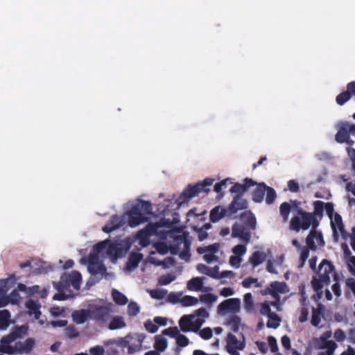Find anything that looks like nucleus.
<instances>
[{"label":"nucleus","instance_id":"nucleus-54","mask_svg":"<svg viewBox=\"0 0 355 355\" xmlns=\"http://www.w3.org/2000/svg\"><path fill=\"white\" fill-rule=\"evenodd\" d=\"M228 180L229 179L227 178L220 181V182L216 183L214 187V191L217 193H220L223 189L227 188V182Z\"/></svg>","mask_w":355,"mask_h":355},{"label":"nucleus","instance_id":"nucleus-56","mask_svg":"<svg viewBox=\"0 0 355 355\" xmlns=\"http://www.w3.org/2000/svg\"><path fill=\"white\" fill-rule=\"evenodd\" d=\"M144 326H145L146 329L148 332L152 333V334L157 332V331L158 329L157 325L155 323H153V322H151L150 320H147L144 323Z\"/></svg>","mask_w":355,"mask_h":355},{"label":"nucleus","instance_id":"nucleus-41","mask_svg":"<svg viewBox=\"0 0 355 355\" xmlns=\"http://www.w3.org/2000/svg\"><path fill=\"white\" fill-rule=\"evenodd\" d=\"M252 284H255V287L257 288L261 287L262 286L261 284L258 282V279L257 278H254L252 277H248L244 279L241 282V285L243 286V287L245 288H250Z\"/></svg>","mask_w":355,"mask_h":355},{"label":"nucleus","instance_id":"nucleus-18","mask_svg":"<svg viewBox=\"0 0 355 355\" xmlns=\"http://www.w3.org/2000/svg\"><path fill=\"white\" fill-rule=\"evenodd\" d=\"M177 241L179 244L183 245V250L180 252L179 257L180 259L188 261L190 257V241L185 236H179L177 237Z\"/></svg>","mask_w":355,"mask_h":355},{"label":"nucleus","instance_id":"nucleus-58","mask_svg":"<svg viewBox=\"0 0 355 355\" xmlns=\"http://www.w3.org/2000/svg\"><path fill=\"white\" fill-rule=\"evenodd\" d=\"M259 311L261 315H267L268 317L269 316V315H270V313H273L271 311L270 306L267 302L261 304Z\"/></svg>","mask_w":355,"mask_h":355},{"label":"nucleus","instance_id":"nucleus-3","mask_svg":"<svg viewBox=\"0 0 355 355\" xmlns=\"http://www.w3.org/2000/svg\"><path fill=\"white\" fill-rule=\"evenodd\" d=\"M214 181V179L207 178L195 184H189L175 200L178 207H180L183 204L187 203L193 197L200 193H209L210 191L209 187L212 185Z\"/></svg>","mask_w":355,"mask_h":355},{"label":"nucleus","instance_id":"nucleus-13","mask_svg":"<svg viewBox=\"0 0 355 355\" xmlns=\"http://www.w3.org/2000/svg\"><path fill=\"white\" fill-rule=\"evenodd\" d=\"M244 184L235 183L230 189L231 193H236L235 196H243L248 189L257 184V182L251 178H246L243 180Z\"/></svg>","mask_w":355,"mask_h":355},{"label":"nucleus","instance_id":"nucleus-49","mask_svg":"<svg viewBox=\"0 0 355 355\" xmlns=\"http://www.w3.org/2000/svg\"><path fill=\"white\" fill-rule=\"evenodd\" d=\"M176 343L179 347H184L189 345V340L186 336L178 334L176 336Z\"/></svg>","mask_w":355,"mask_h":355},{"label":"nucleus","instance_id":"nucleus-32","mask_svg":"<svg viewBox=\"0 0 355 355\" xmlns=\"http://www.w3.org/2000/svg\"><path fill=\"white\" fill-rule=\"evenodd\" d=\"M325 202L320 200H316L313 202V211L311 212V214L314 217L318 216L322 218L323 216V212L324 210Z\"/></svg>","mask_w":355,"mask_h":355},{"label":"nucleus","instance_id":"nucleus-55","mask_svg":"<svg viewBox=\"0 0 355 355\" xmlns=\"http://www.w3.org/2000/svg\"><path fill=\"white\" fill-rule=\"evenodd\" d=\"M149 236L150 235L145 228L140 230L137 234V238L141 242L148 241Z\"/></svg>","mask_w":355,"mask_h":355},{"label":"nucleus","instance_id":"nucleus-22","mask_svg":"<svg viewBox=\"0 0 355 355\" xmlns=\"http://www.w3.org/2000/svg\"><path fill=\"white\" fill-rule=\"evenodd\" d=\"M335 139L336 141L340 144L347 143L350 145L353 144V141L349 139V135L347 130V128L344 126L343 123L337 132Z\"/></svg>","mask_w":355,"mask_h":355},{"label":"nucleus","instance_id":"nucleus-52","mask_svg":"<svg viewBox=\"0 0 355 355\" xmlns=\"http://www.w3.org/2000/svg\"><path fill=\"white\" fill-rule=\"evenodd\" d=\"M232 252L236 257L242 256L246 252V247L241 244L236 245L233 248Z\"/></svg>","mask_w":355,"mask_h":355},{"label":"nucleus","instance_id":"nucleus-48","mask_svg":"<svg viewBox=\"0 0 355 355\" xmlns=\"http://www.w3.org/2000/svg\"><path fill=\"white\" fill-rule=\"evenodd\" d=\"M256 218L255 216L250 212L249 216L247 220L245 221V225L249 229L254 230L256 228Z\"/></svg>","mask_w":355,"mask_h":355},{"label":"nucleus","instance_id":"nucleus-59","mask_svg":"<svg viewBox=\"0 0 355 355\" xmlns=\"http://www.w3.org/2000/svg\"><path fill=\"white\" fill-rule=\"evenodd\" d=\"M92 355H104L105 349L102 346L96 345L89 349Z\"/></svg>","mask_w":355,"mask_h":355},{"label":"nucleus","instance_id":"nucleus-11","mask_svg":"<svg viewBox=\"0 0 355 355\" xmlns=\"http://www.w3.org/2000/svg\"><path fill=\"white\" fill-rule=\"evenodd\" d=\"M227 208L229 216H232L239 211L246 209L248 208V201L243 196H234Z\"/></svg>","mask_w":355,"mask_h":355},{"label":"nucleus","instance_id":"nucleus-28","mask_svg":"<svg viewBox=\"0 0 355 355\" xmlns=\"http://www.w3.org/2000/svg\"><path fill=\"white\" fill-rule=\"evenodd\" d=\"M135 207H139V211L142 213L144 216H150L153 214L152 212V205L148 201L141 200L139 203L134 205Z\"/></svg>","mask_w":355,"mask_h":355},{"label":"nucleus","instance_id":"nucleus-7","mask_svg":"<svg viewBox=\"0 0 355 355\" xmlns=\"http://www.w3.org/2000/svg\"><path fill=\"white\" fill-rule=\"evenodd\" d=\"M126 215L128 224L130 227H135L148 220L147 216L139 212L138 207L132 206Z\"/></svg>","mask_w":355,"mask_h":355},{"label":"nucleus","instance_id":"nucleus-38","mask_svg":"<svg viewBox=\"0 0 355 355\" xmlns=\"http://www.w3.org/2000/svg\"><path fill=\"white\" fill-rule=\"evenodd\" d=\"M280 318L275 313H270L268 316L267 327L268 328L277 329L280 325Z\"/></svg>","mask_w":355,"mask_h":355},{"label":"nucleus","instance_id":"nucleus-17","mask_svg":"<svg viewBox=\"0 0 355 355\" xmlns=\"http://www.w3.org/2000/svg\"><path fill=\"white\" fill-rule=\"evenodd\" d=\"M225 216H229L228 208H224L218 205L211 210L209 218L212 223H216Z\"/></svg>","mask_w":355,"mask_h":355},{"label":"nucleus","instance_id":"nucleus-37","mask_svg":"<svg viewBox=\"0 0 355 355\" xmlns=\"http://www.w3.org/2000/svg\"><path fill=\"white\" fill-rule=\"evenodd\" d=\"M154 348L160 352L165 351L167 347V341L160 336H156L155 338Z\"/></svg>","mask_w":355,"mask_h":355},{"label":"nucleus","instance_id":"nucleus-43","mask_svg":"<svg viewBox=\"0 0 355 355\" xmlns=\"http://www.w3.org/2000/svg\"><path fill=\"white\" fill-rule=\"evenodd\" d=\"M351 97L352 96L349 94V92L347 90L343 92L336 96V103L339 105H343L346 102H347L351 98Z\"/></svg>","mask_w":355,"mask_h":355},{"label":"nucleus","instance_id":"nucleus-63","mask_svg":"<svg viewBox=\"0 0 355 355\" xmlns=\"http://www.w3.org/2000/svg\"><path fill=\"white\" fill-rule=\"evenodd\" d=\"M324 209L326 211V213L327 216L329 217L330 219H332L333 216L334 215V205L331 202H326Z\"/></svg>","mask_w":355,"mask_h":355},{"label":"nucleus","instance_id":"nucleus-14","mask_svg":"<svg viewBox=\"0 0 355 355\" xmlns=\"http://www.w3.org/2000/svg\"><path fill=\"white\" fill-rule=\"evenodd\" d=\"M232 236L239 238L243 241L248 243L251 239V233L247 231L243 225L235 223L232 228Z\"/></svg>","mask_w":355,"mask_h":355},{"label":"nucleus","instance_id":"nucleus-62","mask_svg":"<svg viewBox=\"0 0 355 355\" xmlns=\"http://www.w3.org/2000/svg\"><path fill=\"white\" fill-rule=\"evenodd\" d=\"M219 268L218 266H214V268H211L209 270L207 276L212 277L216 279H219Z\"/></svg>","mask_w":355,"mask_h":355},{"label":"nucleus","instance_id":"nucleus-44","mask_svg":"<svg viewBox=\"0 0 355 355\" xmlns=\"http://www.w3.org/2000/svg\"><path fill=\"white\" fill-rule=\"evenodd\" d=\"M199 299L203 303L211 304L216 301L217 296L213 293H207L200 295Z\"/></svg>","mask_w":355,"mask_h":355},{"label":"nucleus","instance_id":"nucleus-46","mask_svg":"<svg viewBox=\"0 0 355 355\" xmlns=\"http://www.w3.org/2000/svg\"><path fill=\"white\" fill-rule=\"evenodd\" d=\"M175 278L176 277L173 274L163 275L159 278L158 283L162 286L168 285L173 282Z\"/></svg>","mask_w":355,"mask_h":355},{"label":"nucleus","instance_id":"nucleus-53","mask_svg":"<svg viewBox=\"0 0 355 355\" xmlns=\"http://www.w3.org/2000/svg\"><path fill=\"white\" fill-rule=\"evenodd\" d=\"M200 337L205 340L210 339L212 337V330L210 327H205L200 331Z\"/></svg>","mask_w":355,"mask_h":355},{"label":"nucleus","instance_id":"nucleus-8","mask_svg":"<svg viewBox=\"0 0 355 355\" xmlns=\"http://www.w3.org/2000/svg\"><path fill=\"white\" fill-rule=\"evenodd\" d=\"M312 245H309L307 241V237L306 238V246H304L302 248L301 252H300V266H303L305 263L306 259H308L309 256V250L315 251L317 249V245L315 243V241L318 243L319 246H324L325 243L324 239H322V241H320L318 236H314L312 237Z\"/></svg>","mask_w":355,"mask_h":355},{"label":"nucleus","instance_id":"nucleus-4","mask_svg":"<svg viewBox=\"0 0 355 355\" xmlns=\"http://www.w3.org/2000/svg\"><path fill=\"white\" fill-rule=\"evenodd\" d=\"M90 319L101 326L106 324L110 319L112 310L109 306L89 304Z\"/></svg>","mask_w":355,"mask_h":355},{"label":"nucleus","instance_id":"nucleus-19","mask_svg":"<svg viewBox=\"0 0 355 355\" xmlns=\"http://www.w3.org/2000/svg\"><path fill=\"white\" fill-rule=\"evenodd\" d=\"M324 306L319 304L317 308H312L311 324L315 327H320L319 324L324 316Z\"/></svg>","mask_w":355,"mask_h":355},{"label":"nucleus","instance_id":"nucleus-34","mask_svg":"<svg viewBox=\"0 0 355 355\" xmlns=\"http://www.w3.org/2000/svg\"><path fill=\"white\" fill-rule=\"evenodd\" d=\"M266 256L263 252L260 251H255L250 257V262L254 267H256L263 262Z\"/></svg>","mask_w":355,"mask_h":355},{"label":"nucleus","instance_id":"nucleus-31","mask_svg":"<svg viewBox=\"0 0 355 355\" xmlns=\"http://www.w3.org/2000/svg\"><path fill=\"white\" fill-rule=\"evenodd\" d=\"M10 312L6 310L0 311V329L6 330L10 324Z\"/></svg>","mask_w":355,"mask_h":355},{"label":"nucleus","instance_id":"nucleus-15","mask_svg":"<svg viewBox=\"0 0 355 355\" xmlns=\"http://www.w3.org/2000/svg\"><path fill=\"white\" fill-rule=\"evenodd\" d=\"M87 269L89 272L94 276L101 275V277L99 278V279H101L107 272V268L103 263L94 262L92 260V259L89 262Z\"/></svg>","mask_w":355,"mask_h":355},{"label":"nucleus","instance_id":"nucleus-50","mask_svg":"<svg viewBox=\"0 0 355 355\" xmlns=\"http://www.w3.org/2000/svg\"><path fill=\"white\" fill-rule=\"evenodd\" d=\"M65 336L69 338H74L78 336V332L73 326L67 327L64 330Z\"/></svg>","mask_w":355,"mask_h":355},{"label":"nucleus","instance_id":"nucleus-16","mask_svg":"<svg viewBox=\"0 0 355 355\" xmlns=\"http://www.w3.org/2000/svg\"><path fill=\"white\" fill-rule=\"evenodd\" d=\"M28 331V327L22 325L20 327H15L13 330L5 338L7 343H11L21 338L26 335Z\"/></svg>","mask_w":355,"mask_h":355},{"label":"nucleus","instance_id":"nucleus-57","mask_svg":"<svg viewBox=\"0 0 355 355\" xmlns=\"http://www.w3.org/2000/svg\"><path fill=\"white\" fill-rule=\"evenodd\" d=\"M268 345L272 352H276L278 350L277 340L275 337L270 336L268 337Z\"/></svg>","mask_w":355,"mask_h":355},{"label":"nucleus","instance_id":"nucleus-29","mask_svg":"<svg viewBox=\"0 0 355 355\" xmlns=\"http://www.w3.org/2000/svg\"><path fill=\"white\" fill-rule=\"evenodd\" d=\"M272 288V295L275 296L277 293H286L288 291L286 289V284L284 282H273L270 284Z\"/></svg>","mask_w":355,"mask_h":355},{"label":"nucleus","instance_id":"nucleus-20","mask_svg":"<svg viewBox=\"0 0 355 355\" xmlns=\"http://www.w3.org/2000/svg\"><path fill=\"white\" fill-rule=\"evenodd\" d=\"M73 321L78 324H83L90 319L89 306L87 309H80L75 311L72 313Z\"/></svg>","mask_w":355,"mask_h":355},{"label":"nucleus","instance_id":"nucleus-25","mask_svg":"<svg viewBox=\"0 0 355 355\" xmlns=\"http://www.w3.org/2000/svg\"><path fill=\"white\" fill-rule=\"evenodd\" d=\"M26 306L31 314H33L35 319H39L41 315L40 311V304L37 301L29 300L26 303Z\"/></svg>","mask_w":355,"mask_h":355},{"label":"nucleus","instance_id":"nucleus-1","mask_svg":"<svg viewBox=\"0 0 355 355\" xmlns=\"http://www.w3.org/2000/svg\"><path fill=\"white\" fill-rule=\"evenodd\" d=\"M318 218L314 217L303 209H297V212L293 215L290 220L289 229L291 230L299 232L300 230H307L310 227L311 230L307 236L309 245H312V237L318 236V238L322 241V234L317 231L319 226Z\"/></svg>","mask_w":355,"mask_h":355},{"label":"nucleus","instance_id":"nucleus-10","mask_svg":"<svg viewBox=\"0 0 355 355\" xmlns=\"http://www.w3.org/2000/svg\"><path fill=\"white\" fill-rule=\"evenodd\" d=\"M243 340L242 342L238 340L236 336L232 333H229L227 336V349L232 355L237 354L236 350H242L245 347V338L242 334Z\"/></svg>","mask_w":355,"mask_h":355},{"label":"nucleus","instance_id":"nucleus-24","mask_svg":"<svg viewBox=\"0 0 355 355\" xmlns=\"http://www.w3.org/2000/svg\"><path fill=\"white\" fill-rule=\"evenodd\" d=\"M35 345V340L33 338H29L24 343H17L15 351L19 353H29Z\"/></svg>","mask_w":355,"mask_h":355},{"label":"nucleus","instance_id":"nucleus-21","mask_svg":"<svg viewBox=\"0 0 355 355\" xmlns=\"http://www.w3.org/2000/svg\"><path fill=\"white\" fill-rule=\"evenodd\" d=\"M256 185L257 187L252 194V198L254 202L259 203L263 200L266 184L264 182H261L257 183Z\"/></svg>","mask_w":355,"mask_h":355},{"label":"nucleus","instance_id":"nucleus-26","mask_svg":"<svg viewBox=\"0 0 355 355\" xmlns=\"http://www.w3.org/2000/svg\"><path fill=\"white\" fill-rule=\"evenodd\" d=\"M126 326V323L122 316H114L110 321L108 328L110 330L122 329Z\"/></svg>","mask_w":355,"mask_h":355},{"label":"nucleus","instance_id":"nucleus-42","mask_svg":"<svg viewBox=\"0 0 355 355\" xmlns=\"http://www.w3.org/2000/svg\"><path fill=\"white\" fill-rule=\"evenodd\" d=\"M198 302V300L191 295H185L181 300L180 302L184 306H191L196 305Z\"/></svg>","mask_w":355,"mask_h":355},{"label":"nucleus","instance_id":"nucleus-39","mask_svg":"<svg viewBox=\"0 0 355 355\" xmlns=\"http://www.w3.org/2000/svg\"><path fill=\"white\" fill-rule=\"evenodd\" d=\"M241 318L239 316L234 315L230 318L227 321V324L230 327L234 332H237L241 325Z\"/></svg>","mask_w":355,"mask_h":355},{"label":"nucleus","instance_id":"nucleus-2","mask_svg":"<svg viewBox=\"0 0 355 355\" xmlns=\"http://www.w3.org/2000/svg\"><path fill=\"white\" fill-rule=\"evenodd\" d=\"M334 272V279L338 281V275L335 272V267L331 261L327 259H323L318 266V277H314L311 281L312 287L315 291L322 289L324 286L330 284V275Z\"/></svg>","mask_w":355,"mask_h":355},{"label":"nucleus","instance_id":"nucleus-47","mask_svg":"<svg viewBox=\"0 0 355 355\" xmlns=\"http://www.w3.org/2000/svg\"><path fill=\"white\" fill-rule=\"evenodd\" d=\"M337 346V344L334 340H331L324 343V346L320 347V348H326L327 355H333Z\"/></svg>","mask_w":355,"mask_h":355},{"label":"nucleus","instance_id":"nucleus-64","mask_svg":"<svg viewBox=\"0 0 355 355\" xmlns=\"http://www.w3.org/2000/svg\"><path fill=\"white\" fill-rule=\"evenodd\" d=\"M288 187L293 193L299 191L300 189L299 184L295 180H291L288 182Z\"/></svg>","mask_w":355,"mask_h":355},{"label":"nucleus","instance_id":"nucleus-36","mask_svg":"<svg viewBox=\"0 0 355 355\" xmlns=\"http://www.w3.org/2000/svg\"><path fill=\"white\" fill-rule=\"evenodd\" d=\"M292 209V207L290 203L284 202L280 205L279 212L280 215L284 222L288 219L289 214Z\"/></svg>","mask_w":355,"mask_h":355},{"label":"nucleus","instance_id":"nucleus-35","mask_svg":"<svg viewBox=\"0 0 355 355\" xmlns=\"http://www.w3.org/2000/svg\"><path fill=\"white\" fill-rule=\"evenodd\" d=\"M334 218L331 219V226L333 230L334 236H338L337 228L343 225L341 216L338 213L334 214Z\"/></svg>","mask_w":355,"mask_h":355},{"label":"nucleus","instance_id":"nucleus-61","mask_svg":"<svg viewBox=\"0 0 355 355\" xmlns=\"http://www.w3.org/2000/svg\"><path fill=\"white\" fill-rule=\"evenodd\" d=\"M309 309L307 307H302L300 311L299 321L301 323L305 322L308 320Z\"/></svg>","mask_w":355,"mask_h":355},{"label":"nucleus","instance_id":"nucleus-9","mask_svg":"<svg viewBox=\"0 0 355 355\" xmlns=\"http://www.w3.org/2000/svg\"><path fill=\"white\" fill-rule=\"evenodd\" d=\"M125 223V220L123 216L114 214L111 216L107 224L103 227L102 230L105 233H110L121 228Z\"/></svg>","mask_w":355,"mask_h":355},{"label":"nucleus","instance_id":"nucleus-5","mask_svg":"<svg viewBox=\"0 0 355 355\" xmlns=\"http://www.w3.org/2000/svg\"><path fill=\"white\" fill-rule=\"evenodd\" d=\"M204 323L202 318H196V315H184L179 320V326L183 332H197Z\"/></svg>","mask_w":355,"mask_h":355},{"label":"nucleus","instance_id":"nucleus-51","mask_svg":"<svg viewBox=\"0 0 355 355\" xmlns=\"http://www.w3.org/2000/svg\"><path fill=\"white\" fill-rule=\"evenodd\" d=\"M178 334L179 330L177 327H171L162 331L163 335L168 336L172 338H176Z\"/></svg>","mask_w":355,"mask_h":355},{"label":"nucleus","instance_id":"nucleus-23","mask_svg":"<svg viewBox=\"0 0 355 355\" xmlns=\"http://www.w3.org/2000/svg\"><path fill=\"white\" fill-rule=\"evenodd\" d=\"M143 259V254L139 252H132L130 254L126 263V268L132 270L136 268Z\"/></svg>","mask_w":355,"mask_h":355},{"label":"nucleus","instance_id":"nucleus-45","mask_svg":"<svg viewBox=\"0 0 355 355\" xmlns=\"http://www.w3.org/2000/svg\"><path fill=\"white\" fill-rule=\"evenodd\" d=\"M140 311V307L135 302H130L128 305V314L130 316H136Z\"/></svg>","mask_w":355,"mask_h":355},{"label":"nucleus","instance_id":"nucleus-33","mask_svg":"<svg viewBox=\"0 0 355 355\" xmlns=\"http://www.w3.org/2000/svg\"><path fill=\"white\" fill-rule=\"evenodd\" d=\"M112 296L114 302L118 305H125L128 302L127 297L116 289L112 290Z\"/></svg>","mask_w":355,"mask_h":355},{"label":"nucleus","instance_id":"nucleus-12","mask_svg":"<svg viewBox=\"0 0 355 355\" xmlns=\"http://www.w3.org/2000/svg\"><path fill=\"white\" fill-rule=\"evenodd\" d=\"M240 300L238 298H230L224 300L218 306V311L219 313L224 312H235L239 309Z\"/></svg>","mask_w":355,"mask_h":355},{"label":"nucleus","instance_id":"nucleus-27","mask_svg":"<svg viewBox=\"0 0 355 355\" xmlns=\"http://www.w3.org/2000/svg\"><path fill=\"white\" fill-rule=\"evenodd\" d=\"M202 278L193 277L187 282V288L190 291H199L202 290Z\"/></svg>","mask_w":355,"mask_h":355},{"label":"nucleus","instance_id":"nucleus-6","mask_svg":"<svg viewBox=\"0 0 355 355\" xmlns=\"http://www.w3.org/2000/svg\"><path fill=\"white\" fill-rule=\"evenodd\" d=\"M93 250L96 255L105 252L107 255L113 258H117L120 252L117 245L107 239L95 244Z\"/></svg>","mask_w":355,"mask_h":355},{"label":"nucleus","instance_id":"nucleus-40","mask_svg":"<svg viewBox=\"0 0 355 355\" xmlns=\"http://www.w3.org/2000/svg\"><path fill=\"white\" fill-rule=\"evenodd\" d=\"M266 202L268 205L272 204L277 197L275 190L272 187H268L266 185Z\"/></svg>","mask_w":355,"mask_h":355},{"label":"nucleus","instance_id":"nucleus-30","mask_svg":"<svg viewBox=\"0 0 355 355\" xmlns=\"http://www.w3.org/2000/svg\"><path fill=\"white\" fill-rule=\"evenodd\" d=\"M81 279V274L78 271L73 270L68 275L67 281L69 282L74 288H77L80 286Z\"/></svg>","mask_w":355,"mask_h":355},{"label":"nucleus","instance_id":"nucleus-60","mask_svg":"<svg viewBox=\"0 0 355 355\" xmlns=\"http://www.w3.org/2000/svg\"><path fill=\"white\" fill-rule=\"evenodd\" d=\"M334 338L338 342H343L346 338L345 333L340 329H338L334 331Z\"/></svg>","mask_w":355,"mask_h":355}]
</instances>
